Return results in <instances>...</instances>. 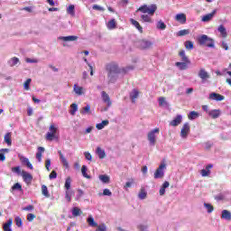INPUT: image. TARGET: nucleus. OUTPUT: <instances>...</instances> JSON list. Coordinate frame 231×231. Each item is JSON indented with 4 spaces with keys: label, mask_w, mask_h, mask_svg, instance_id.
I'll use <instances>...</instances> for the list:
<instances>
[{
    "label": "nucleus",
    "mask_w": 231,
    "mask_h": 231,
    "mask_svg": "<svg viewBox=\"0 0 231 231\" xmlns=\"http://www.w3.org/2000/svg\"><path fill=\"white\" fill-rule=\"evenodd\" d=\"M226 74L229 75L230 79H226V82L231 86V71H227Z\"/></svg>",
    "instance_id": "774afa93"
},
{
    "label": "nucleus",
    "mask_w": 231,
    "mask_h": 231,
    "mask_svg": "<svg viewBox=\"0 0 231 231\" xmlns=\"http://www.w3.org/2000/svg\"><path fill=\"white\" fill-rule=\"evenodd\" d=\"M198 116H199V114H198V112H196V111H191L188 115L189 120H196V118H198Z\"/></svg>",
    "instance_id": "ea45409f"
},
{
    "label": "nucleus",
    "mask_w": 231,
    "mask_h": 231,
    "mask_svg": "<svg viewBox=\"0 0 231 231\" xmlns=\"http://www.w3.org/2000/svg\"><path fill=\"white\" fill-rule=\"evenodd\" d=\"M106 27L108 30H115V28H116V20L115 18L109 20L106 23Z\"/></svg>",
    "instance_id": "393cba45"
},
{
    "label": "nucleus",
    "mask_w": 231,
    "mask_h": 231,
    "mask_svg": "<svg viewBox=\"0 0 231 231\" xmlns=\"http://www.w3.org/2000/svg\"><path fill=\"white\" fill-rule=\"evenodd\" d=\"M77 111H79V105H77V103H74L70 106L69 114L72 115V116H74Z\"/></svg>",
    "instance_id": "e433bc0d"
},
{
    "label": "nucleus",
    "mask_w": 231,
    "mask_h": 231,
    "mask_svg": "<svg viewBox=\"0 0 231 231\" xmlns=\"http://www.w3.org/2000/svg\"><path fill=\"white\" fill-rule=\"evenodd\" d=\"M204 207L207 208L208 214H211V212H214V206L208 203H204Z\"/></svg>",
    "instance_id": "603ef678"
},
{
    "label": "nucleus",
    "mask_w": 231,
    "mask_h": 231,
    "mask_svg": "<svg viewBox=\"0 0 231 231\" xmlns=\"http://www.w3.org/2000/svg\"><path fill=\"white\" fill-rule=\"evenodd\" d=\"M45 140L48 142L59 140V126L55 125V124H51L49 126V132L45 134Z\"/></svg>",
    "instance_id": "f03ea898"
},
{
    "label": "nucleus",
    "mask_w": 231,
    "mask_h": 231,
    "mask_svg": "<svg viewBox=\"0 0 231 231\" xmlns=\"http://www.w3.org/2000/svg\"><path fill=\"white\" fill-rule=\"evenodd\" d=\"M208 115L211 116V118H219V116L221 115V112L219 110H211L208 112Z\"/></svg>",
    "instance_id": "72a5a7b5"
},
{
    "label": "nucleus",
    "mask_w": 231,
    "mask_h": 231,
    "mask_svg": "<svg viewBox=\"0 0 231 231\" xmlns=\"http://www.w3.org/2000/svg\"><path fill=\"white\" fill-rule=\"evenodd\" d=\"M138 198L139 199H145V198H147V191H145V188H141Z\"/></svg>",
    "instance_id": "f704fd0d"
},
{
    "label": "nucleus",
    "mask_w": 231,
    "mask_h": 231,
    "mask_svg": "<svg viewBox=\"0 0 231 231\" xmlns=\"http://www.w3.org/2000/svg\"><path fill=\"white\" fill-rule=\"evenodd\" d=\"M189 134H190V125L189 123H185L180 130V136L183 139H186L188 138Z\"/></svg>",
    "instance_id": "6e6552de"
},
{
    "label": "nucleus",
    "mask_w": 231,
    "mask_h": 231,
    "mask_svg": "<svg viewBox=\"0 0 231 231\" xmlns=\"http://www.w3.org/2000/svg\"><path fill=\"white\" fill-rule=\"evenodd\" d=\"M14 223V219L9 218L8 221L4 224V231H12V224Z\"/></svg>",
    "instance_id": "b1692460"
},
{
    "label": "nucleus",
    "mask_w": 231,
    "mask_h": 231,
    "mask_svg": "<svg viewBox=\"0 0 231 231\" xmlns=\"http://www.w3.org/2000/svg\"><path fill=\"white\" fill-rule=\"evenodd\" d=\"M175 21L180 23V24H185L187 23V15L185 14H178L175 16Z\"/></svg>",
    "instance_id": "ddd939ff"
},
{
    "label": "nucleus",
    "mask_w": 231,
    "mask_h": 231,
    "mask_svg": "<svg viewBox=\"0 0 231 231\" xmlns=\"http://www.w3.org/2000/svg\"><path fill=\"white\" fill-rule=\"evenodd\" d=\"M217 30H218L219 33L221 34V37H223L224 39H226V37L228 35L226 33V28H225L224 25H219Z\"/></svg>",
    "instance_id": "c85d7f7f"
},
{
    "label": "nucleus",
    "mask_w": 231,
    "mask_h": 231,
    "mask_svg": "<svg viewBox=\"0 0 231 231\" xmlns=\"http://www.w3.org/2000/svg\"><path fill=\"white\" fill-rule=\"evenodd\" d=\"M4 140H5V143H7V145H12V134L7 133L5 135Z\"/></svg>",
    "instance_id": "4c0bfd02"
},
{
    "label": "nucleus",
    "mask_w": 231,
    "mask_h": 231,
    "mask_svg": "<svg viewBox=\"0 0 231 231\" xmlns=\"http://www.w3.org/2000/svg\"><path fill=\"white\" fill-rule=\"evenodd\" d=\"M106 69L107 71L108 84H115L116 82V75L119 73H127V71L134 69L133 67H126L120 69L118 64L115 62L107 63L106 65Z\"/></svg>",
    "instance_id": "f257e3e1"
},
{
    "label": "nucleus",
    "mask_w": 231,
    "mask_h": 231,
    "mask_svg": "<svg viewBox=\"0 0 231 231\" xmlns=\"http://www.w3.org/2000/svg\"><path fill=\"white\" fill-rule=\"evenodd\" d=\"M214 165L208 164L206 166V169L200 171V174L203 178H207V176H210V169H212Z\"/></svg>",
    "instance_id": "f3484780"
},
{
    "label": "nucleus",
    "mask_w": 231,
    "mask_h": 231,
    "mask_svg": "<svg viewBox=\"0 0 231 231\" xmlns=\"http://www.w3.org/2000/svg\"><path fill=\"white\" fill-rule=\"evenodd\" d=\"M101 97L103 98V102L107 105V107H111V106H113V102H111V97H109V95H107L106 91H102Z\"/></svg>",
    "instance_id": "9b49d317"
},
{
    "label": "nucleus",
    "mask_w": 231,
    "mask_h": 231,
    "mask_svg": "<svg viewBox=\"0 0 231 231\" xmlns=\"http://www.w3.org/2000/svg\"><path fill=\"white\" fill-rule=\"evenodd\" d=\"M97 229L96 231H106L107 230V227L106 226V224H102V225H99V226H97Z\"/></svg>",
    "instance_id": "4d7b16f0"
},
{
    "label": "nucleus",
    "mask_w": 231,
    "mask_h": 231,
    "mask_svg": "<svg viewBox=\"0 0 231 231\" xmlns=\"http://www.w3.org/2000/svg\"><path fill=\"white\" fill-rule=\"evenodd\" d=\"M99 180L103 183H109V181H110V178L107 175H99Z\"/></svg>",
    "instance_id": "de8ad7c7"
},
{
    "label": "nucleus",
    "mask_w": 231,
    "mask_h": 231,
    "mask_svg": "<svg viewBox=\"0 0 231 231\" xmlns=\"http://www.w3.org/2000/svg\"><path fill=\"white\" fill-rule=\"evenodd\" d=\"M92 8H93V10H97L98 12H104V10H106V9H104V7H102L98 5H94Z\"/></svg>",
    "instance_id": "680f3d73"
},
{
    "label": "nucleus",
    "mask_w": 231,
    "mask_h": 231,
    "mask_svg": "<svg viewBox=\"0 0 231 231\" xmlns=\"http://www.w3.org/2000/svg\"><path fill=\"white\" fill-rule=\"evenodd\" d=\"M22 178L25 183H30L33 180V176L25 171H22Z\"/></svg>",
    "instance_id": "4468645a"
},
{
    "label": "nucleus",
    "mask_w": 231,
    "mask_h": 231,
    "mask_svg": "<svg viewBox=\"0 0 231 231\" xmlns=\"http://www.w3.org/2000/svg\"><path fill=\"white\" fill-rule=\"evenodd\" d=\"M169 181H164L162 186L161 187L160 190H159V194L160 196H165V189H169Z\"/></svg>",
    "instance_id": "a878e982"
},
{
    "label": "nucleus",
    "mask_w": 231,
    "mask_h": 231,
    "mask_svg": "<svg viewBox=\"0 0 231 231\" xmlns=\"http://www.w3.org/2000/svg\"><path fill=\"white\" fill-rule=\"evenodd\" d=\"M42 194L45 198H50V191H48V187L46 185L42 186Z\"/></svg>",
    "instance_id": "a19ab883"
},
{
    "label": "nucleus",
    "mask_w": 231,
    "mask_h": 231,
    "mask_svg": "<svg viewBox=\"0 0 231 231\" xmlns=\"http://www.w3.org/2000/svg\"><path fill=\"white\" fill-rule=\"evenodd\" d=\"M189 64H190V62H187V61H177L175 63V66L177 68H179V69H180V71H184L185 69H187L189 68Z\"/></svg>",
    "instance_id": "2eb2a0df"
},
{
    "label": "nucleus",
    "mask_w": 231,
    "mask_h": 231,
    "mask_svg": "<svg viewBox=\"0 0 231 231\" xmlns=\"http://www.w3.org/2000/svg\"><path fill=\"white\" fill-rule=\"evenodd\" d=\"M84 156L88 162H91L93 160V156L91 155V153H89V152H85Z\"/></svg>",
    "instance_id": "13d9d810"
},
{
    "label": "nucleus",
    "mask_w": 231,
    "mask_h": 231,
    "mask_svg": "<svg viewBox=\"0 0 231 231\" xmlns=\"http://www.w3.org/2000/svg\"><path fill=\"white\" fill-rule=\"evenodd\" d=\"M42 152H44V147L39 146L38 147V152L36 153V159L38 162H42Z\"/></svg>",
    "instance_id": "bb28decb"
},
{
    "label": "nucleus",
    "mask_w": 231,
    "mask_h": 231,
    "mask_svg": "<svg viewBox=\"0 0 231 231\" xmlns=\"http://www.w3.org/2000/svg\"><path fill=\"white\" fill-rule=\"evenodd\" d=\"M33 219H35V215H33L32 213H29L27 215V221L32 222L33 221Z\"/></svg>",
    "instance_id": "0e129e2a"
},
{
    "label": "nucleus",
    "mask_w": 231,
    "mask_h": 231,
    "mask_svg": "<svg viewBox=\"0 0 231 231\" xmlns=\"http://www.w3.org/2000/svg\"><path fill=\"white\" fill-rule=\"evenodd\" d=\"M167 28V25L165 24V23H163V21L160 20L157 23V29L158 30H165Z\"/></svg>",
    "instance_id": "09e8293b"
},
{
    "label": "nucleus",
    "mask_w": 231,
    "mask_h": 231,
    "mask_svg": "<svg viewBox=\"0 0 231 231\" xmlns=\"http://www.w3.org/2000/svg\"><path fill=\"white\" fill-rule=\"evenodd\" d=\"M30 84H32V79H27L23 83V89L25 91H30Z\"/></svg>",
    "instance_id": "a18cd8bd"
},
{
    "label": "nucleus",
    "mask_w": 231,
    "mask_h": 231,
    "mask_svg": "<svg viewBox=\"0 0 231 231\" xmlns=\"http://www.w3.org/2000/svg\"><path fill=\"white\" fill-rule=\"evenodd\" d=\"M185 48H186V50H194V43L190 41H186Z\"/></svg>",
    "instance_id": "8fccbe9b"
},
{
    "label": "nucleus",
    "mask_w": 231,
    "mask_h": 231,
    "mask_svg": "<svg viewBox=\"0 0 231 231\" xmlns=\"http://www.w3.org/2000/svg\"><path fill=\"white\" fill-rule=\"evenodd\" d=\"M96 154H97V156L100 160H104V158H106V151L102 150V148H100V146H98L97 148Z\"/></svg>",
    "instance_id": "5701e85b"
},
{
    "label": "nucleus",
    "mask_w": 231,
    "mask_h": 231,
    "mask_svg": "<svg viewBox=\"0 0 231 231\" xmlns=\"http://www.w3.org/2000/svg\"><path fill=\"white\" fill-rule=\"evenodd\" d=\"M139 95H140V91H138V89L134 88L132 90V92L130 93V98H131L133 104H134L136 102V98H138Z\"/></svg>",
    "instance_id": "6ab92c4d"
},
{
    "label": "nucleus",
    "mask_w": 231,
    "mask_h": 231,
    "mask_svg": "<svg viewBox=\"0 0 231 231\" xmlns=\"http://www.w3.org/2000/svg\"><path fill=\"white\" fill-rule=\"evenodd\" d=\"M58 153L60 155V160L61 163L63 164V166H65L66 169H69V163L68 162V160L66 159V157H64V154H62V152L58 151Z\"/></svg>",
    "instance_id": "aec40b11"
},
{
    "label": "nucleus",
    "mask_w": 231,
    "mask_h": 231,
    "mask_svg": "<svg viewBox=\"0 0 231 231\" xmlns=\"http://www.w3.org/2000/svg\"><path fill=\"white\" fill-rule=\"evenodd\" d=\"M198 42L200 46H207V48H215L214 39L208 37L206 34H202L199 37Z\"/></svg>",
    "instance_id": "7ed1b4c3"
},
{
    "label": "nucleus",
    "mask_w": 231,
    "mask_h": 231,
    "mask_svg": "<svg viewBox=\"0 0 231 231\" xmlns=\"http://www.w3.org/2000/svg\"><path fill=\"white\" fill-rule=\"evenodd\" d=\"M61 41H64L65 42L77 41L79 39L78 36H62L60 38Z\"/></svg>",
    "instance_id": "7c9ffc66"
},
{
    "label": "nucleus",
    "mask_w": 231,
    "mask_h": 231,
    "mask_svg": "<svg viewBox=\"0 0 231 231\" xmlns=\"http://www.w3.org/2000/svg\"><path fill=\"white\" fill-rule=\"evenodd\" d=\"M71 194H73V192L69 190H67L65 193V198L69 202L71 201Z\"/></svg>",
    "instance_id": "bf43d9fd"
},
{
    "label": "nucleus",
    "mask_w": 231,
    "mask_h": 231,
    "mask_svg": "<svg viewBox=\"0 0 231 231\" xmlns=\"http://www.w3.org/2000/svg\"><path fill=\"white\" fill-rule=\"evenodd\" d=\"M221 218L226 219V221H231V212L228 211L227 209H224L222 211Z\"/></svg>",
    "instance_id": "4be33fe9"
},
{
    "label": "nucleus",
    "mask_w": 231,
    "mask_h": 231,
    "mask_svg": "<svg viewBox=\"0 0 231 231\" xmlns=\"http://www.w3.org/2000/svg\"><path fill=\"white\" fill-rule=\"evenodd\" d=\"M179 57L181 58L182 62H190V60H189V57L185 55V51H180Z\"/></svg>",
    "instance_id": "2f4dec72"
},
{
    "label": "nucleus",
    "mask_w": 231,
    "mask_h": 231,
    "mask_svg": "<svg viewBox=\"0 0 231 231\" xmlns=\"http://www.w3.org/2000/svg\"><path fill=\"white\" fill-rule=\"evenodd\" d=\"M135 46L139 48V50H149L152 46V42H149L147 40H139L135 42Z\"/></svg>",
    "instance_id": "423d86ee"
},
{
    "label": "nucleus",
    "mask_w": 231,
    "mask_h": 231,
    "mask_svg": "<svg viewBox=\"0 0 231 231\" xmlns=\"http://www.w3.org/2000/svg\"><path fill=\"white\" fill-rule=\"evenodd\" d=\"M87 221L89 226H98V224L95 222V218H93L91 216L88 217Z\"/></svg>",
    "instance_id": "c03bdc74"
},
{
    "label": "nucleus",
    "mask_w": 231,
    "mask_h": 231,
    "mask_svg": "<svg viewBox=\"0 0 231 231\" xmlns=\"http://www.w3.org/2000/svg\"><path fill=\"white\" fill-rule=\"evenodd\" d=\"M160 133V128H155L148 133L147 138L150 145H156V134Z\"/></svg>",
    "instance_id": "39448f33"
},
{
    "label": "nucleus",
    "mask_w": 231,
    "mask_h": 231,
    "mask_svg": "<svg viewBox=\"0 0 231 231\" xmlns=\"http://www.w3.org/2000/svg\"><path fill=\"white\" fill-rule=\"evenodd\" d=\"M209 99L210 100H216L217 102H221L225 99V96L213 92L209 95Z\"/></svg>",
    "instance_id": "9d476101"
},
{
    "label": "nucleus",
    "mask_w": 231,
    "mask_h": 231,
    "mask_svg": "<svg viewBox=\"0 0 231 231\" xmlns=\"http://www.w3.org/2000/svg\"><path fill=\"white\" fill-rule=\"evenodd\" d=\"M164 169H167V165L162 162L160 164V166L157 168V170L154 172V179L155 180H159L163 178V176H165V172L163 171Z\"/></svg>",
    "instance_id": "0eeeda50"
},
{
    "label": "nucleus",
    "mask_w": 231,
    "mask_h": 231,
    "mask_svg": "<svg viewBox=\"0 0 231 231\" xmlns=\"http://www.w3.org/2000/svg\"><path fill=\"white\" fill-rule=\"evenodd\" d=\"M12 190H23V186L19 182H16L13 187Z\"/></svg>",
    "instance_id": "5fc2aeb1"
},
{
    "label": "nucleus",
    "mask_w": 231,
    "mask_h": 231,
    "mask_svg": "<svg viewBox=\"0 0 231 231\" xmlns=\"http://www.w3.org/2000/svg\"><path fill=\"white\" fill-rule=\"evenodd\" d=\"M12 172H15L16 174H21V166H16L12 168Z\"/></svg>",
    "instance_id": "052dcab7"
},
{
    "label": "nucleus",
    "mask_w": 231,
    "mask_h": 231,
    "mask_svg": "<svg viewBox=\"0 0 231 231\" xmlns=\"http://www.w3.org/2000/svg\"><path fill=\"white\" fill-rule=\"evenodd\" d=\"M165 104H167V101H165V97H159V106H165Z\"/></svg>",
    "instance_id": "e2e57ef3"
},
{
    "label": "nucleus",
    "mask_w": 231,
    "mask_h": 231,
    "mask_svg": "<svg viewBox=\"0 0 231 231\" xmlns=\"http://www.w3.org/2000/svg\"><path fill=\"white\" fill-rule=\"evenodd\" d=\"M158 10L156 5H152L151 6L142 5L136 12H142V14H148V15H154V13Z\"/></svg>",
    "instance_id": "20e7f679"
},
{
    "label": "nucleus",
    "mask_w": 231,
    "mask_h": 231,
    "mask_svg": "<svg viewBox=\"0 0 231 231\" xmlns=\"http://www.w3.org/2000/svg\"><path fill=\"white\" fill-rule=\"evenodd\" d=\"M64 188L66 189V190H69V189H71V177H68L66 179Z\"/></svg>",
    "instance_id": "49530a36"
},
{
    "label": "nucleus",
    "mask_w": 231,
    "mask_h": 231,
    "mask_svg": "<svg viewBox=\"0 0 231 231\" xmlns=\"http://www.w3.org/2000/svg\"><path fill=\"white\" fill-rule=\"evenodd\" d=\"M182 120H183V117L178 115L172 121H171L170 125H171L172 127H178V125L181 124Z\"/></svg>",
    "instance_id": "dca6fc26"
},
{
    "label": "nucleus",
    "mask_w": 231,
    "mask_h": 231,
    "mask_svg": "<svg viewBox=\"0 0 231 231\" xmlns=\"http://www.w3.org/2000/svg\"><path fill=\"white\" fill-rule=\"evenodd\" d=\"M15 224H16V226H23V219L20 217H16L15 219Z\"/></svg>",
    "instance_id": "6e6d98bb"
},
{
    "label": "nucleus",
    "mask_w": 231,
    "mask_h": 231,
    "mask_svg": "<svg viewBox=\"0 0 231 231\" xmlns=\"http://www.w3.org/2000/svg\"><path fill=\"white\" fill-rule=\"evenodd\" d=\"M113 193L111 192V190H109V189H105L103 190V196H112Z\"/></svg>",
    "instance_id": "338daca9"
},
{
    "label": "nucleus",
    "mask_w": 231,
    "mask_h": 231,
    "mask_svg": "<svg viewBox=\"0 0 231 231\" xmlns=\"http://www.w3.org/2000/svg\"><path fill=\"white\" fill-rule=\"evenodd\" d=\"M130 23L138 30L140 33H143V28L142 27V25H140V23H138V21L134 19H130Z\"/></svg>",
    "instance_id": "412c9836"
},
{
    "label": "nucleus",
    "mask_w": 231,
    "mask_h": 231,
    "mask_svg": "<svg viewBox=\"0 0 231 231\" xmlns=\"http://www.w3.org/2000/svg\"><path fill=\"white\" fill-rule=\"evenodd\" d=\"M68 14H70L71 15L75 14V5H70L67 9Z\"/></svg>",
    "instance_id": "864d4df0"
},
{
    "label": "nucleus",
    "mask_w": 231,
    "mask_h": 231,
    "mask_svg": "<svg viewBox=\"0 0 231 231\" xmlns=\"http://www.w3.org/2000/svg\"><path fill=\"white\" fill-rule=\"evenodd\" d=\"M81 115H86L87 113H91V106L87 105L83 109L80 111Z\"/></svg>",
    "instance_id": "3c124183"
},
{
    "label": "nucleus",
    "mask_w": 231,
    "mask_h": 231,
    "mask_svg": "<svg viewBox=\"0 0 231 231\" xmlns=\"http://www.w3.org/2000/svg\"><path fill=\"white\" fill-rule=\"evenodd\" d=\"M106 125H109V120H104L101 123L97 124L96 127L98 129V131H101V129H104Z\"/></svg>",
    "instance_id": "473e14b6"
},
{
    "label": "nucleus",
    "mask_w": 231,
    "mask_h": 231,
    "mask_svg": "<svg viewBox=\"0 0 231 231\" xmlns=\"http://www.w3.org/2000/svg\"><path fill=\"white\" fill-rule=\"evenodd\" d=\"M50 180H55L57 178V171H52L49 175Z\"/></svg>",
    "instance_id": "69168bd1"
},
{
    "label": "nucleus",
    "mask_w": 231,
    "mask_h": 231,
    "mask_svg": "<svg viewBox=\"0 0 231 231\" xmlns=\"http://www.w3.org/2000/svg\"><path fill=\"white\" fill-rule=\"evenodd\" d=\"M81 173L84 178H87V180H91V176L88 174V167H86V165L82 166Z\"/></svg>",
    "instance_id": "c9c22d12"
},
{
    "label": "nucleus",
    "mask_w": 231,
    "mask_h": 231,
    "mask_svg": "<svg viewBox=\"0 0 231 231\" xmlns=\"http://www.w3.org/2000/svg\"><path fill=\"white\" fill-rule=\"evenodd\" d=\"M74 92L79 97L84 95V88L79 87L77 84L74 85Z\"/></svg>",
    "instance_id": "c756f323"
},
{
    "label": "nucleus",
    "mask_w": 231,
    "mask_h": 231,
    "mask_svg": "<svg viewBox=\"0 0 231 231\" xmlns=\"http://www.w3.org/2000/svg\"><path fill=\"white\" fill-rule=\"evenodd\" d=\"M217 14V10H213L212 13L204 15L201 19L202 23H208L214 19V15Z\"/></svg>",
    "instance_id": "1a4fd4ad"
},
{
    "label": "nucleus",
    "mask_w": 231,
    "mask_h": 231,
    "mask_svg": "<svg viewBox=\"0 0 231 231\" xmlns=\"http://www.w3.org/2000/svg\"><path fill=\"white\" fill-rule=\"evenodd\" d=\"M141 19L143 23H152V19L151 16H149V14H142Z\"/></svg>",
    "instance_id": "79ce46f5"
},
{
    "label": "nucleus",
    "mask_w": 231,
    "mask_h": 231,
    "mask_svg": "<svg viewBox=\"0 0 231 231\" xmlns=\"http://www.w3.org/2000/svg\"><path fill=\"white\" fill-rule=\"evenodd\" d=\"M189 33H190L189 29H183L177 32V37H183L185 35H189Z\"/></svg>",
    "instance_id": "58836bf2"
},
{
    "label": "nucleus",
    "mask_w": 231,
    "mask_h": 231,
    "mask_svg": "<svg viewBox=\"0 0 231 231\" xmlns=\"http://www.w3.org/2000/svg\"><path fill=\"white\" fill-rule=\"evenodd\" d=\"M20 162H22L23 165H26L28 169H31V171H33V165H32V162H30V160L24 156L19 155Z\"/></svg>",
    "instance_id": "f8f14e48"
},
{
    "label": "nucleus",
    "mask_w": 231,
    "mask_h": 231,
    "mask_svg": "<svg viewBox=\"0 0 231 231\" xmlns=\"http://www.w3.org/2000/svg\"><path fill=\"white\" fill-rule=\"evenodd\" d=\"M199 79H201L202 82H205V80H207V79H210L208 72H207V70H205V69H201L199 71Z\"/></svg>",
    "instance_id": "a211bd4d"
},
{
    "label": "nucleus",
    "mask_w": 231,
    "mask_h": 231,
    "mask_svg": "<svg viewBox=\"0 0 231 231\" xmlns=\"http://www.w3.org/2000/svg\"><path fill=\"white\" fill-rule=\"evenodd\" d=\"M81 213H82V210H80V208L77 207L72 208V216L74 217H78V216H80Z\"/></svg>",
    "instance_id": "37998d69"
},
{
    "label": "nucleus",
    "mask_w": 231,
    "mask_h": 231,
    "mask_svg": "<svg viewBox=\"0 0 231 231\" xmlns=\"http://www.w3.org/2000/svg\"><path fill=\"white\" fill-rule=\"evenodd\" d=\"M20 60L19 58L17 57H13L10 59V60H8V64L11 68H14V66H17V64H19Z\"/></svg>",
    "instance_id": "cd10ccee"
}]
</instances>
